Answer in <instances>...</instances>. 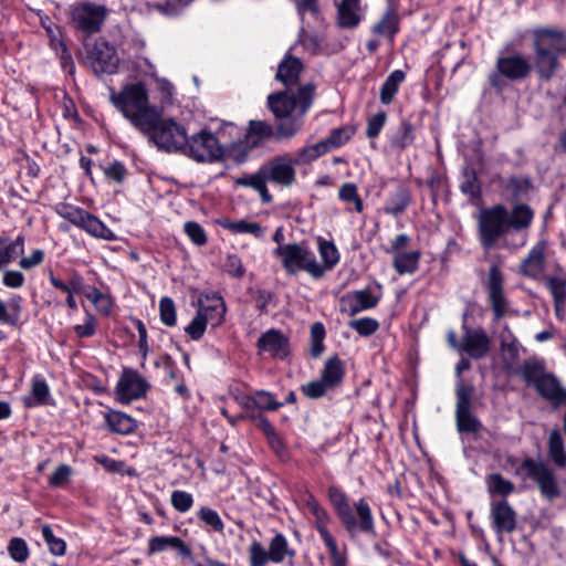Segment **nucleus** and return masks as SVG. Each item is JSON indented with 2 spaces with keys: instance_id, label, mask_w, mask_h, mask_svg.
Wrapping results in <instances>:
<instances>
[{
  "instance_id": "obj_26",
  "label": "nucleus",
  "mask_w": 566,
  "mask_h": 566,
  "mask_svg": "<svg viewBox=\"0 0 566 566\" xmlns=\"http://www.w3.org/2000/svg\"><path fill=\"white\" fill-rule=\"evenodd\" d=\"M167 549L175 551L179 557L191 558V548L177 536H155L148 541L150 554L161 553Z\"/></svg>"
},
{
  "instance_id": "obj_63",
  "label": "nucleus",
  "mask_w": 566,
  "mask_h": 566,
  "mask_svg": "<svg viewBox=\"0 0 566 566\" xmlns=\"http://www.w3.org/2000/svg\"><path fill=\"white\" fill-rule=\"evenodd\" d=\"M387 120V114L384 111L378 112L368 118L366 135L368 138H376L381 132Z\"/></svg>"
},
{
  "instance_id": "obj_56",
  "label": "nucleus",
  "mask_w": 566,
  "mask_h": 566,
  "mask_svg": "<svg viewBox=\"0 0 566 566\" xmlns=\"http://www.w3.org/2000/svg\"><path fill=\"white\" fill-rule=\"evenodd\" d=\"M105 177L116 184H123L127 177V168L119 160L112 161L108 166L102 167Z\"/></svg>"
},
{
  "instance_id": "obj_60",
  "label": "nucleus",
  "mask_w": 566,
  "mask_h": 566,
  "mask_svg": "<svg viewBox=\"0 0 566 566\" xmlns=\"http://www.w3.org/2000/svg\"><path fill=\"white\" fill-rule=\"evenodd\" d=\"M329 389L326 384L322 382L321 378L301 386V391L311 399L323 397Z\"/></svg>"
},
{
  "instance_id": "obj_6",
  "label": "nucleus",
  "mask_w": 566,
  "mask_h": 566,
  "mask_svg": "<svg viewBox=\"0 0 566 566\" xmlns=\"http://www.w3.org/2000/svg\"><path fill=\"white\" fill-rule=\"evenodd\" d=\"M533 71L530 59L518 52L504 53L500 51L495 70L489 74V84L497 92H502L506 86V81L520 82L530 76Z\"/></svg>"
},
{
  "instance_id": "obj_37",
  "label": "nucleus",
  "mask_w": 566,
  "mask_h": 566,
  "mask_svg": "<svg viewBox=\"0 0 566 566\" xmlns=\"http://www.w3.org/2000/svg\"><path fill=\"white\" fill-rule=\"evenodd\" d=\"M50 388L46 380L41 376L32 378L31 397L24 399V406L33 408L49 405Z\"/></svg>"
},
{
  "instance_id": "obj_40",
  "label": "nucleus",
  "mask_w": 566,
  "mask_h": 566,
  "mask_svg": "<svg viewBox=\"0 0 566 566\" xmlns=\"http://www.w3.org/2000/svg\"><path fill=\"white\" fill-rule=\"evenodd\" d=\"M318 253L323 263H321L322 277L327 271H331L339 262V252L333 241L318 239Z\"/></svg>"
},
{
  "instance_id": "obj_23",
  "label": "nucleus",
  "mask_w": 566,
  "mask_h": 566,
  "mask_svg": "<svg viewBox=\"0 0 566 566\" xmlns=\"http://www.w3.org/2000/svg\"><path fill=\"white\" fill-rule=\"evenodd\" d=\"M226 312L227 307L223 298L219 294L213 293L206 295L205 300H200L197 313L202 316L207 324L217 327L224 321Z\"/></svg>"
},
{
  "instance_id": "obj_5",
  "label": "nucleus",
  "mask_w": 566,
  "mask_h": 566,
  "mask_svg": "<svg viewBox=\"0 0 566 566\" xmlns=\"http://www.w3.org/2000/svg\"><path fill=\"white\" fill-rule=\"evenodd\" d=\"M327 494L340 523L350 535L357 533H364L369 536L376 535L371 509L364 497L355 503L356 517L347 495L340 489L329 486Z\"/></svg>"
},
{
  "instance_id": "obj_13",
  "label": "nucleus",
  "mask_w": 566,
  "mask_h": 566,
  "mask_svg": "<svg viewBox=\"0 0 566 566\" xmlns=\"http://www.w3.org/2000/svg\"><path fill=\"white\" fill-rule=\"evenodd\" d=\"M85 63L97 75L114 74L119 59L113 45L104 39H97L94 43L85 45Z\"/></svg>"
},
{
  "instance_id": "obj_57",
  "label": "nucleus",
  "mask_w": 566,
  "mask_h": 566,
  "mask_svg": "<svg viewBox=\"0 0 566 566\" xmlns=\"http://www.w3.org/2000/svg\"><path fill=\"white\" fill-rule=\"evenodd\" d=\"M532 188V181L528 177L512 176L507 181V189L516 198H521L528 193Z\"/></svg>"
},
{
  "instance_id": "obj_32",
  "label": "nucleus",
  "mask_w": 566,
  "mask_h": 566,
  "mask_svg": "<svg viewBox=\"0 0 566 566\" xmlns=\"http://www.w3.org/2000/svg\"><path fill=\"white\" fill-rule=\"evenodd\" d=\"M220 226L233 234H251L253 238L259 240L263 239L266 233V228L262 227L258 222L245 219L237 221L223 220L220 222Z\"/></svg>"
},
{
  "instance_id": "obj_39",
  "label": "nucleus",
  "mask_w": 566,
  "mask_h": 566,
  "mask_svg": "<svg viewBox=\"0 0 566 566\" xmlns=\"http://www.w3.org/2000/svg\"><path fill=\"white\" fill-rule=\"evenodd\" d=\"M390 145L392 148L403 150L415 142V129L410 120L403 119L395 132L390 135Z\"/></svg>"
},
{
  "instance_id": "obj_7",
  "label": "nucleus",
  "mask_w": 566,
  "mask_h": 566,
  "mask_svg": "<svg viewBox=\"0 0 566 566\" xmlns=\"http://www.w3.org/2000/svg\"><path fill=\"white\" fill-rule=\"evenodd\" d=\"M273 255L281 259L283 269L290 275L305 271L313 279H322L321 263L304 242L279 245L273 250Z\"/></svg>"
},
{
  "instance_id": "obj_52",
  "label": "nucleus",
  "mask_w": 566,
  "mask_h": 566,
  "mask_svg": "<svg viewBox=\"0 0 566 566\" xmlns=\"http://www.w3.org/2000/svg\"><path fill=\"white\" fill-rule=\"evenodd\" d=\"M248 552L250 566H265L271 562L269 552L265 551L264 546L258 541L251 543Z\"/></svg>"
},
{
  "instance_id": "obj_21",
  "label": "nucleus",
  "mask_w": 566,
  "mask_h": 566,
  "mask_svg": "<svg viewBox=\"0 0 566 566\" xmlns=\"http://www.w3.org/2000/svg\"><path fill=\"white\" fill-rule=\"evenodd\" d=\"M256 346L260 352L269 353L271 357L277 359H285L290 354L289 338L275 328L263 333L258 339Z\"/></svg>"
},
{
  "instance_id": "obj_58",
  "label": "nucleus",
  "mask_w": 566,
  "mask_h": 566,
  "mask_svg": "<svg viewBox=\"0 0 566 566\" xmlns=\"http://www.w3.org/2000/svg\"><path fill=\"white\" fill-rule=\"evenodd\" d=\"M170 501L172 507L180 513L188 512L193 504L192 495L181 490L174 491Z\"/></svg>"
},
{
  "instance_id": "obj_33",
  "label": "nucleus",
  "mask_w": 566,
  "mask_h": 566,
  "mask_svg": "<svg viewBox=\"0 0 566 566\" xmlns=\"http://www.w3.org/2000/svg\"><path fill=\"white\" fill-rule=\"evenodd\" d=\"M421 252L419 250L397 252L392 255V266L400 274H413L419 268Z\"/></svg>"
},
{
  "instance_id": "obj_54",
  "label": "nucleus",
  "mask_w": 566,
  "mask_h": 566,
  "mask_svg": "<svg viewBox=\"0 0 566 566\" xmlns=\"http://www.w3.org/2000/svg\"><path fill=\"white\" fill-rule=\"evenodd\" d=\"M349 327L356 331L360 336L367 337L377 332L379 323L377 319L371 317H361L350 321Z\"/></svg>"
},
{
  "instance_id": "obj_50",
  "label": "nucleus",
  "mask_w": 566,
  "mask_h": 566,
  "mask_svg": "<svg viewBox=\"0 0 566 566\" xmlns=\"http://www.w3.org/2000/svg\"><path fill=\"white\" fill-rule=\"evenodd\" d=\"M8 553L17 563H24L30 555L27 542L21 537H12L8 544Z\"/></svg>"
},
{
  "instance_id": "obj_45",
  "label": "nucleus",
  "mask_w": 566,
  "mask_h": 566,
  "mask_svg": "<svg viewBox=\"0 0 566 566\" xmlns=\"http://www.w3.org/2000/svg\"><path fill=\"white\" fill-rule=\"evenodd\" d=\"M327 153L328 147H326L325 143L321 140L316 144L307 145L297 150L293 160L295 165H305L316 160L317 158Z\"/></svg>"
},
{
  "instance_id": "obj_4",
  "label": "nucleus",
  "mask_w": 566,
  "mask_h": 566,
  "mask_svg": "<svg viewBox=\"0 0 566 566\" xmlns=\"http://www.w3.org/2000/svg\"><path fill=\"white\" fill-rule=\"evenodd\" d=\"M534 59L533 70L539 80L551 81L560 69L559 43L565 39V30L552 27H537L531 30Z\"/></svg>"
},
{
  "instance_id": "obj_34",
  "label": "nucleus",
  "mask_w": 566,
  "mask_h": 566,
  "mask_svg": "<svg viewBox=\"0 0 566 566\" xmlns=\"http://www.w3.org/2000/svg\"><path fill=\"white\" fill-rule=\"evenodd\" d=\"M518 374L527 385L535 387L548 373L543 359L531 358L521 365Z\"/></svg>"
},
{
  "instance_id": "obj_48",
  "label": "nucleus",
  "mask_w": 566,
  "mask_h": 566,
  "mask_svg": "<svg viewBox=\"0 0 566 566\" xmlns=\"http://www.w3.org/2000/svg\"><path fill=\"white\" fill-rule=\"evenodd\" d=\"M326 336L325 326L321 322H316L311 326V355L314 358L319 357L325 347L324 339Z\"/></svg>"
},
{
  "instance_id": "obj_14",
  "label": "nucleus",
  "mask_w": 566,
  "mask_h": 566,
  "mask_svg": "<svg viewBox=\"0 0 566 566\" xmlns=\"http://www.w3.org/2000/svg\"><path fill=\"white\" fill-rule=\"evenodd\" d=\"M382 297V285L374 280L363 290L350 291L340 297V311L354 316L376 307Z\"/></svg>"
},
{
  "instance_id": "obj_27",
  "label": "nucleus",
  "mask_w": 566,
  "mask_h": 566,
  "mask_svg": "<svg viewBox=\"0 0 566 566\" xmlns=\"http://www.w3.org/2000/svg\"><path fill=\"white\" fill-rule=\"evenodd\" d=\"M104 420L113 433L128 436L137 429V421L127 413L118 410H108L104 413Z\"/></svg>"
},
{
  "instance_id": "obj_55",
  "label": "nucleus",
  "mask_w": 566,
  "mask_h": 566,
  "mask_svg": "<svg viewBox=\"0 0 566 566\" xmlns=\"http://www.w3.org/2000/svg\"><path fill=\"white\" fill-rule=\"evenodd\" d=\"M160 321L166 326H174L177 322L176 307L172 298L161 297L159 301Z\"/></svg>"
},
{
  "instance_id": "obj_41",
  "label": "nucleus",
  "mask_w": 566,
  "mask_h": 566,
  "mask_svg": "<svg viewBox=\"0 0 566 566\" xmlns=\"http://www.w3.org/2000/svg\"><path fill=\"white\" fill-rule=\"evenodd\" d=\"M405 77L406 75L401 70H395L387 76L380 87V102L384 105H388L392 102Z\"/></svg>"
},
{
  "instance_id": "obj_31",
  "label": "nucleus",
  "mask_w": 566,
  "mask_h": 566,
  "mask_svg": "<svg viewBox=\"0 0 566 566\" xmlns=\"http://www.w3.org/2000/svg\"><path fill=\"white\" fill-rule=\"evenodd\" d=\"M399 15L392 7H388L380 20L374 24L371 31L374 34L379 36L388 38L390 41L394 40L396 34L399 32Z\"/></svg>"
},
{
  "instance_id": "obj_29",
  "label": "nucleus",
  "mask_w": 566,
  "mask_h": 566,
  "mask_svg": "<svg viewBox=\"0 0 566 566\" xmlns=\"http://www.w3.org/2000/svg\"><path fill=\"white\" fill-rule=\"evenodd\" d=\"M302 70L303 64L300 59L286 55L277 66L275 78L286 87L292 86L297 83Z\"/></svg>"
},
{
  "instance_id": "obj_24",
  "label": "nucleus",
  "mask_w": 566,
  "mask_h": 566,
  "mask_svg": "<svg viewBox=\"0 0 566 566\" xmlns=\"http://www.w3.org/2000/svg\"><path fill=\"white\" fill-rule=\"evenodd\" d=\"M336 24L340 29H355L363 20L360 0H342L336 3Z\"/></svg>"
},
{
  "instance_id": "obj_8",
  "label": "nucleus",
  "mask_w": 566,
  "mask_h": 566,
  "mask_svg": "<svg viewBox=\"0 0 566 566\" xmlns=\"http://www.w3.org/2000/svg\"><path fill=\"white\" fill-rule=\"evenodd\" d=\"M149 140L159 149L166 153H181L187 142L186 128L172 118H164L161 112L148 129H142Z\"/></svg>"
},
{
  "instance_id": "obj_64",
  "label": "nucleus",
  "mask_w": 566,
  "mask_h": 566,
  "mask_svg": "<svg viewBox=\"0 0 566 566\" xmlns=\"http://www.w3.org/2000/svg\"><path fill=\"white\" fill-rule=\"evenodd\" d=\"M207 322L198 313L191 319V322L185 327V332L193 339H200L206 331Z\"/></svg>"
},
{
  "instance_id": "obj_30",
  "label": "nucleus",
  "mask_w": 566,
  "mask_h": 566,
  "mask_svg": "<svg viewBox=\"0 0 566 566\" xmlns=\"http://www.w3.org/2000/svg\"><path fill=\"white\" fill-rule=\"evenodd\" d=\"M264 172L265 171L263 169V166H261L256 172L249 175V176H243V177L238 178L235 180V184L238 186H243V187L254 189L255 191L259 192L263 203H270L273 200V197H272V195H270V192L268 190V187H266L268 178Z\"/></svg>"
},
{
  "instance_id": "obj_25",
  "label": "nucleus",
  "mask_w": 566,
  "mask_h": 566,
  "mask_svg": "<svg viewBox=\"0 0 566 566\" xmlns=\"http://www.w3.org/2000/svg\"><path fill=\"white\" fill-rule=\"evenodd\" d=\"M545 243H536L520 265V273L530 279H537L545 270Z\"/></svg>"
},
{
  "instance_id": "obj_35",
  "label": "nucleus",
  "mask_w": 566,
  "mask_h": 566,
  "mask_svg": "<svg viewBox=\"0 0 566 566\" xmlns=\"http://www.w3.org/2000/svg\"><path fill=\"white\" fill-rule=\"evenodd\" d=\"M411 203V193L407 187H398L387 199L384 211L387 214L398 217Z\"/></svg>"
},
{
  "instance_id": "obj_18",
  "label": "nucleus",
  "mask_w": 566,
  "mask_h": 566,
  "mask_svg": "<svg viewBox=\"0 0 566 566\" xmlns=\"http://www.w3.org/2000/svg\"><path fill=\"white\" fill-rule=\"evenodd\" d=\"M491 349V338L482 328H470L463 326V337L461 352L465 353L472 359L484 358Z\"/></svg>"
},
{
  "instance_id": "obj_16",
  "label": "nucleus",
  "mask_w": 566,
  "mask_h": 566,
  "mask_svg": "<svg viewBox=\"0 0 566 566\" xmlns=\"http://www.w3.org/2000/svg\"><path fill=\"white\" fill-rule=\"evenodd\" d=\"M149 384L135 370H124L116 385V396L120 403H128L145 396Z\"/></svg>"
},
{
  "instance_id": "obj_20",
  "label": "nucleus",
  "mask_w": 566,
  "mask_h": 566,
  "mask_svg": "<svg viewBox=\"0 0 566 566\" xmlns=\"http://www.w3.org/2000/svg\"><path fill=\"white\" fill-rule=\"evenodd\" d=\"M492 527L497 535L513 533L517 524V514L507 500L491 503Z\"/></svg>"
},
{
  "instance_id": "obj_49",
  "label": "nucleus",
  "mask_w": 566,
  "mask_h": 566,
  "mask_svg": "<svg viewBox=\"0 0 566 566\" xmlns=\"http://www.w3.org/2000/svg\"><path fill=\"white\" fill-rule=\"evenodd\" d=\"M41 533L44 542L46 543L49 551L55 556H62L65 554L66 544L65 542L56 537L53 534V531L49 524H43L41 527Z\"/></svg>"
},
{
  "instance_id": "obj_51",
  "label": "nucleus",
  "mask_w": 566,
  "mask_h": 566,
  "mask_svg": "<svg viewBox=\"0 0 566 566\" xmlns=\"http://www.w3.org/2000/svg\"><path fill=\"white\" fill-rule=\"evenodd\" d=\"M254 397V406L259 412L262 410L275 411L283 406V403L279 402L271 392L265 390L255 391Z\"/></svg>"
},
{
  "instance_id": "obj_36",
  "label": "nucleus",
  "mask_w": 566,
  "mask_h": 566,
  "mask_svg": "<svg viewBox=\"0 0 566 566\" xmlns=\"http://www.w3.org/2000/svg\"><path fill=\"white\" fill-rule=\"evenodd\" d=\"M345 369L343 361L338 356H333L326 360L321 374V379L322 382L333 389L343 381Z\"/></svg>"
},
{
  "instance_id": "obj_11",
  "label": "nucleus",
  "mask_w": 566,
  "mask_h": 566,
  "mask_svg": "<svg viewBox=\"0 0 566 566\" xmlns=\"http://www.w3.org/2000/svg\"><path fill=\"white\" fill-rule=\"evenodd\" d=\"M55 212L73 226L84 230L88 234L106 239L111 230L94 214L86 210L66 202L55 206Z\"/></svg>"
},
{
  "instance_id": "obj_53",
  "label": "nucleus",
  "mask_w": 566,
  "mask_h": 566,
  "mask_svg": "<svg viewBox=\"0 0 566 566\" xmlns=\"http://www.w3.org/2000/svg\"><path fill=\"white\" fill-rule=\"evenodd\" d=\"M198 517L206 525L210 526L214 532L222 533L224 524L219 513L208 506H202L198 512Z\"/></svg>"
},
{
  "instance_id": "obj_9",
  "label": "nucleus",
  "mask_w": 566,
  "mask_h": 566,
  "mask_svg": "<svg viewBox=\"0 0 566 566\" xmlns=\"http://www.w3.org/2000/svg\"><path fill=\"white\" fill-rule=\"evenodd\" d=\"M522 472L537 484L541 494L547 500L552 501L560 496L557 478L544 461L525 458L515 473L521 474Z\"/></svg>"
},
{
  "instance_id": "obj_17",
  "label": "nucleus",
  "mask_w": 566,
  "mask_h": 566,
  "mask_svg": "<svg viewBox=\"0 0 566 566\" xmlns=\"http://www.w3.org/2000/svg\"><path fill=\"white\" fill-rule=\"evenodd\" d=\"M504 277L497 265H492L489 270L486 290L489 302L496 319L502 318L507 311L509 302L503 291Z\"/></svg>"
},
{
  "instance_id": "obj_62",
  "label": "nucleus",
  "mask_w": 566,
  "mask_h": 566,
  "mask_svg": "<svg viewBox=\"0 0 566 566\" xmlns=\"http://www.w3.org/2000/svg\"><path fill=\"white\" fill-rule=\"evenodd\" d=\"M547 287L554 297L556 305L563 304L566 298V281L558 277H549Z\"/></svg>"
},
{
  "instance_id": "obj_61",
  "label": "nucleus",
  "mask_w": 566,
  "mask_h": 566,
  "mask_svg": "<svg viewBox=\"0 0 566 566\" xmlns=\"http://www.w3.org/2000/svg\"><path fill=\"white\" fill-rule=\"evenodd\" d=\"M73 473L69 464H60L49 478V484L53 488H61L67 483Z\"/></svg>"
},
{
  "instance_id": "obj_43",
  "label": "nucleus",
  "mask_w": 566,
  "mask_h": 566,
  "mask_svg": "<svg viewBox=\"0 0 566 566\" xmlns=\"http://www.w3.org/2000/svg\"><path fill=\"white\" fill-rule=\"evenodd\" d=\"M486 488L490 495L509 496L515 491L512 481L505 479L500 473H492L486 476Z\"/></svg>"
},
{
  "instance_id": "obj_10",
  "label": "nucleus",
  "mask_w": 566,
  "mask_h": 566,
  "mask_svg": "<svg viewBox=\"0 0 566 566\" xmlns=\"http://www.w3.org/2000/svg\"><path fill=\"white\" fill-rule=\"evenodd\" d=\"M181 154L198 163H214L222 158L223 149L211 132L202 129L190 137L187 136Z\"/></svg>"
},
{
  "instance_id": "obj_38",
  "label": "nucleus",
  "mask_w": 566,
  "mask_h": 566,
  "mask_svg": "<svg viewBox=\"0 0 566 566\" xmlns=\"http://www.w3.org/2000/svg\"><path fill=\"white\" fill-rule=\"evenodd\" d=\"M549 460L558 468L566 467V450L562 433L558 429L551 431L547 442Z\"/></svg>"
},
{
  "instance_id": "obj_59",
  "label": "nucleus",
  "mask_w": 566,
  "mask_h": 566,
  "mask_svg": "<svg viewBox=\"0 0 566 566\" xmlns=\"http://www.w3.org/2000/svg\"><path fill=\"white\" fill-rule=\"evenodd\" d=\"M185 233L196 245H203L207 243V234L203 228L196 221H188L184 226Z\"/></svg>"
},
{
  "instance_id": "obj_42",
  "label": "nucleus",
  "mask_w": 566,
  "mask_h": 566,
  "mask_svg": "<svg viewBox=\"0 0 566 566\" xmlns=\"http://www.w3.org/2000/svg\"><path fill=\"white\" fill-rule=\"evenodd\" d=\"M21 303L22 298L19 295L11 297L8 305L0 300V323L10 326L18 325L22 311Z\"/></svg>"
},
{
  "instance_id": "obj_19",
  "label": "nucleus",
  "mask_w": 566,
  "mask_h": 566,
  "mask_svg": "<svg viewBox=\"0 0 566 566\" xmlns=\"http://www.w3.org/2000/svg\"><path fill=\"white\" fill-rule=\"evenodd\" d=\"M294 160L286 156H276L263 166L268 181H272L282 187H291L296 180Z\"/></svg>"
},
{
  "instance_id": "obj_3",
  "label": "nucleus",
  "mask_w": 566,
  "mask_h": 566,
  "mask_svg": "<svg viewBox=\"0 0 566 566\" xmlns=\"http://www.w3.org/2000/svg\"><path fill=\"white\" fill-rule=\"evenodd\" d=\"M113 105L137 129H148L157 119L160 109L151 105L144 83H133L111 95Z\"/></svg>"
},
{
  "instance_id": "obj_44",
  "label": "nucleus",
  "mask_w": 566,
  "mask_h": 566,
  "mask_svg": "<svg viewBox=\"0 0 566 566\" xmlns=\"http://www.w3.org/2000/svg\"><path fill=\"white\" fill-rule=\"evenodd\" d=\"M269 555L271 562L274 564H281L286 556L293 557L294 551L289 548V543L286 537L277 533L270 542L269 545Z\"/></svg>"
},
{
  "instance_id": "obj_47",
  "label": "nucleus",
  "mask_w": 566,
  "mask_h": 566,
  "mask_svg": "<svg viewBox=\"0 0 566 566\" xmlns=\"http://www.w3.org/2000/svg\"><path fill=\"white\" fill-rule=\"evenodd\" d=\"M338 198L344 202H353L354 210L361 213L364 210V202L358 195V188L354 182H345L338 190Z\"/></svg>"
},
{
  "instance_id": "obj_12",
  "label": "nucleus",
  "mask_w": 566,
  "mask_h": 566,
  "mask_svg": "<svg viewBox=\"0 0 566 566\" xmlns=\"http://www.w3.org/2000/svg\"><path fill=\"white\" fill-rule=\"evenodd\" d=\"M474 387L460 379L455 387V421L460 433H476L482 429L481 421L471 412Z\"/></svg>"
},
{
  "instance_id": "obj_2",
  "label": "nucleus",
  "mask_w": 566,
  "mask_h": 566,
  "mask_svg": "<svg viewBox=\"0 0 566 566\" xmlns=\"http://www.w3.org/2000/svg\"><path fill=\"white\" fill-rule=\"evenodd\" d=\"M533 218V210L525 203L514 206L511 211L503 205L482 209L478 216L479 241L482 248H494L511 230H527Z\"/></svg>"
},
{
  "instance_id": "obj_22",
  "label": "nucleus",
  "mask_w": 566,
  "mask_h": 566,
  "mask_svg": "<svg viewBox=\"0 0 566 566\" xmlns=\"http://www.w3.org/2000/svg\"><path fill=\"white\" fill-rule=\"evenodd\" d=\"M534 389L542 398L549 401L554 409L566 403V388L562 386L559 379L552 373L544 376Z\"/></svg>"
},
{
  "instance_id": "obj_46",
  "label": "nucleus",
  "mask_w": 566,
  "mask_h": 566,
  "mask_svg": "<svg viewBox=\"0 0 566 566\" xmlns=\"http://www.w3.org/2000/svg\"><path fill=\"white\" fill-rule=\"evenodd\" d=\"M355 134V129L349 126L334 128L329 136L323 139L325 146L328 147V151L335 148H339L345 145L352 136Z\"/></svg>"
},
{
  "instance_id": "obj_28",
  "label": "nucleus",
  "mask_w": 566,
  "mask_h": 566,
  "mask_svg": "<svg viewBox=\"0 0 566 566\" xmlns=\"http://www.w3.org/2000/svg\"><path fill=\"white\" fill-rule=\"evenodd\" d=\"M499 338L503 360L510 365L516 363L524 348L507 325L503 326Z\"/></svg>"
},
{
  "instance_id": "obj_1",
  "label": "nucleus",
  "mask_w": 566,
  "mask_h": 566,
  "mask_svg": "<svg viewBox=\"0 0 566 566\" xmlns=\"http://www.w3.org/2000/svg\"><path fill=\"white\" fill-rule=\"evenodd\" d=\"M315 96V85L306 83L297 92L285 90L268 96L266 104L276 119L273 126L265 120H250L248 140L253 147L263 146L271 139L289 140L304 126V116L311 108Z\"/></svg>"
},
{
  "instance_id": "obj_15",
  "label": "nucleus",
  "mask_w": 566,
  "mask_h": 566,
  "mask_svg": "<svg viewBox=\"0 0 566 566\" xmlns=\"http://www.w3.org/2000/svg\"><path fill=\"white\" fill-rule=\"evenodd\" d=\"M107 15L106 7L91 2H83L72 8L71 18L75 28L86 34L101 30Z\"/></svg>"
}]
</instances>
